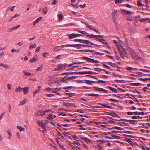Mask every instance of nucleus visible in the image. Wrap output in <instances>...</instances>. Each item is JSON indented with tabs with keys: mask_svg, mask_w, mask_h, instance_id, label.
Returning a JSON list of instances; mask_svg holds the SVG:
<instances>
[{
	"mask_svg": "<svg viewBox=\"0 0 150 150\" xmlns=\"http://www.w3.org/2000/svg\"><path fill=\"white\" fill-rule=\"evenodd\" d=\"M123 0H115V2L116 4L121 3L123 1Z\"/></svg>",
	"mask_w": 150,
	"mask_h": 150,
	"instance_id": "58836bf2",
	"label": "nucleus"
},
{
	"mask_svg": "<svg viewBox=\"0 0 150 150\" xmlns=\"http://www.w3.org/2000/svg\"><path fill=\"white\" fill-rule=\"evenodd\" d=\"M98 40L100 42H101L104 45L106 44L108 46L107 42L105 41V40L104 39H98Z\"/></svg>",
	"mask_w": 150,
	"mask_h": 150,
	"instance_id": "dca6fc26",
	"label": "nucleus"
},
{
	"mask_svg": "<svg viewBox=\"0 0 150 150\" xmlns=\"http://www.w3.org/2000/svg\"><path fill=\"white\" fill-rule=\"evenodd\" d=\"M38 124L40 126L42 127L43 128H44L45 126V124L44 123L42 120L40 121H38Z\"/></svg>",
	"mask_w": 150,
	"mask_h": 150,
	"instance_id": "423d86ee",
	"label": "nucleus"
},
{
	"mask_svg": "<svg viewBox=\"0 0 150 150\" xmlns=\"http://www.w3.org/2000/svg\"><path fill=\"white\" fill-rule=\"evenodd\" d=\"M98 82L102 83H106V82L105 81L101 80H99L98 81Z\"/></svg>",
	"mask_w": 150,
	"mask_h": 150,
	"instance_id": "4d7b16f0",
	"label": "nucleus"
},
{
	"mask_svg": "<svg viewBox=\"0 0 150 150\" xmlns=\"http://www.w3.org/2000/svg\"><path fill=\"white\" fill-rule=\"evenodd\" d=\"M17 128L20 131H23L25 130V129L24 128L22 127L21 126H19V125H18L17 126Z\"/></svg>",
	"mask_w": 150,
	"mask_h": 150,
	"instance_id": "393cba45",
	"label": "nucleus"
},
{
	"mask_svg": "<svg viewBox=\"0 0 150 150\" xmlns=\"http://www.w3.org/2000/svg\"><path fill=\"white\" fill-rule=\"evenodd\" d=\"M41 88V87L40 86L38 87V88L36 89L35 91L33 92V94H35L38 93L39 92Z\"/></svg>",
	"mask_w": 150,
	"mask_h": 150,
	"instance_id": "a211bd4d",
	"label": "nucleus"
},
{
	"mask_svg": "<svg viewBox=\"0 0 150 150\" xmlns=\"http://www.w3.org/2000/svg\"><path fill=\"white\" fill-rule=\"evenodd\" d=\"M48 56V53L47 52L43 53V56L44 57L46 58Z\"/></svg>",
	"mask_w": 150,
	"mask_h": 150,
	"instance_id": "79ce46f5",
	"label": "nucleus"
},
{
	"mask_svg": "<svg viewBox=\"0 0 150 150\" xmlns=\"http://www.w3.org/2000/svg\"><path fill=\"white\" fill-rule=\"evenodd\" d=\"M117 12V10H114L113 12L112 13V17L114 19H115V18L116 17V16H115V14L116 15H117V14L116 13Z\"/></svg>",
	"mask_w": 150,
	"mask_h": 150,
	"instance_id": "f3484780",
	"label": "nucleus"
},
{
	"mask_svg": "<svg viewBox=\"0 0 150 150\" xmlns=\"http://www.w3.org/2000/svg\"><path fill=\"white\" fill-rule=\"evenodd\" d=\"M93 88L95 89L96 90L98 91H101L102 88L96 87H93Z\"/></svg>",
	"mask_w": 150,
	"mask_h": 150,
	"instance_id": "f704fd0d",
	"label": "nucleus"
},
{
	"mask_svg": "<svg viewBox=\"0 0 150 150\" xmlns=\"http://www.w3.org/2000/svg\"><path fill=\"white\" fill-rule=\"evenodd\" d=\"M20 90H21V92L23 91V88H21L20 86H19L18 88H16L15 91L16 92H18L20 91Z\"/></svg>",
	"mask_w": 150,
	"mask_h": 150,
	"instance_id": "bb28decb",
	"label": "nucleus"
},
{
	"mask_svg": "<svg viewBox=\"0 0 150 150\" xmlns=\"http://www.w3.org/2000/svg\"><path fill=\"white\" fill-rule=\"evenodd\" d=\"M56 130L57 131V135L58 136L61 137L62 138H63V137L62 136V134L61 133H60L59 131H58L57 130Z\"/></svg>",
	"mask_w": 150,
	"mask_h": 150,
	"instance_id": "37998d69",
	"label": "nucleus"
},
{
	"mask_svg": "<svg viewBox=\"0 0 150 150\" xmlns=\"http://www.w3.org/2000/svg\"><path fill=\"white\" fill-rule=\"evenodd\" d=\"M149 19L148 18H141L140 19V22H145V21L149 20Z\"/></svg>",
	"mask_w": 150,
	"mask_h": 150,
	"instance_id": "c9c22d12",
	"label": "nucleus"
},
{
	"mask_svg": "<svg viewBox=\"0 0 150 150\" xmlns=\"http://www.w3.org/2000/svg\"><path fill=\"white\" fill-rule=\"evenodd\" d=\"M88 95V96H100V95L99 94H95L93 93L89 94Z\"/></svg>",
	"mask_w": 150,
	"mask_h": 150,
	"instance_id": "2f4dec72",
	"label": "nucleus"
},
{
	"mask_svg": "<svg viewBox=\"0 0 150 150\" xmlns=\"http://www.w3.org/2000/svg\"><path fill=\"white\" fill-rule=\"evenodd\" d=\"M63 134L65 136H67L68 134H70L68 132H62Z\"/></svg>",
	"mask_w": 150,
	"mask_h": 150,
	"instance_id": "3c124183",
	"label": "nucleus"
},
{
	"mask_svg": "<svg viewBox=\"0 0 150 150\" xmlns=\"http://www.w3.org/2000/svg\"><path fill=\"white\" fill-rule=\"evenodd\" d=\"M140 84L139 83H131V84L134 86H139Z\"/></svg>",
	"mask_w": 150,
	"mask_h": 150,
	"instance_id": "ea45409f",
	"label": "nucleus"
},
{
	"mask_svg": "<svg viewBox=\"0 0 150 150\" xmlns=\"http://www.w3.org/2000/svg\"><path fill=\"white\" fill-rule=\"evenodd\" d=\"M51 109H48L47 110H46L44 111L43 112H40L39 115L41 116H43L45 114V113L46 112H48Z\"/></svg>",
	"mask_w": 150,
	"mask_h": 150,
	"instance_id": "9d476101",
	"label": "nucleus"
},
{
	"mask_svg": "<svg viewBox=\"0 0 150 150\" xmlns=\"http://www.w3.org/2000/svg\"><path fill=\"white\" fill-rule=\"evenodd\" d=\"M98 104L100 105H101L103 106V107H105V108H110L111 107L110 106H108V105H106V104H105L101 103H98Z\"/></svg>",
	"mask_w": 150,
	"mask_h": 150,
	"instance_id": "7c9ffc66",
	"label": "nucleus"
},
{
	"mask_svg": "<svg viewBox=\"0 0 150 150\" xmlns=\"http://www.w3.org/2000/svg\"><path fill=\"white\" fill-rule=\"evenodd\" d=\"M72 136L73 137V138L75 140L76 139H78V137L77 136H76V135H72Z\"/></svg>",
	"mask_w": 150,
	"mask_h": 150,
	"instance_id": "338daca9",
	"label": "nucleus"
},
{
	"mask_svg": "<svg viewBox=\"0 0 150 150\" xmlns=\"http://www.w3.org/2000/svg\"><path fill=\"white\" fill-rule=\"evenodd\" d=\"M36 47V45L35 43H34V44L31 43L30 45L29 48L30 49H31L32 48H35Z\"/></svg>",
	"mask_w": 150,
	"mask_h": 150,
	"instance_id": "c756f323",
	"label": "nucleus"
},
{
	"mask_svg": "<svg viewBox=\"0 0 150 150\" xmlns=\"http://www.w3.org/2000/svg\"><path fill=\"white\" fill-rule=\"evenodd\" d=\"M85 83L87 84L91 85L92 83H97V82L93 81L86 80H84Z\"/></svg>",
	"mask_w": 150,
	"mask_h": 150,
	"instance_id": "1a4fd4ad",
	"label": "nucleus"
},
{
	"mask_svg": "<svg viewBox=\"0 0 150 150\" xmlns=\"http://www.w3.org/2000/svg\"><path fill=\"white\" fill-rule=\"evenodd\" d=\"M83 139L87 143L91 142V140L87 138L83 137Z\"/></svg>",
	"mask_w": 150,
	"mask_h": 150,
	"instance_id": "cd10ccee",
	"label": "nucleus"
},
{
	"mask_svg": "<svg viewBox=\"0 0 150 150\" xmlns=\"http://www.w3.org/2000/svg\"><path fill=\"white\" fill-rule=\"evenodd\" d=\"M129 53L132 56V57H134L135 54L134 52L131 49L129 50Z\"/></svg>",
	"mask_w": 150,
	"mask_h": 150,
	"instance_id": "5701e85b",
	"label": "nucleus"
},
{
	"mask_svg": "<svg viewBox=\"0 0 150 150\" xmlns=\"http://www.w3.org/2000/svg\"><path fill=\"white\" fill-rule=\"evenodd\" d=\"M48 11V8L47 7H45L42 9V11L43 13H44V14H46Z\"/></svg>",
	"mask_w": 150,
	"mask_h": 150,
	"instance_id": "412c9836",
	"label": "nucleus"
},
{
	"mask_svg": "<svg viewBox=\"0 0 150 150\" xmlns=\"http://www.w3.org/2000/svg\"><path fill=\"white\" fill-rule=\"evenodd\" d=\"M78 4V3L76 5H74V4H71L75 8H78V7L77 6Z\"/></svg>",
	"mask_w": 150,
	"mask_h": 150,
	"instance_id": "5fc2aeb1",
	"label": "nucleus"
},
{
	"mask_svg": "<svg viewBox=\"0 0 150 150\" xmlns=\"http://www.w3.org/2000/svg\"><path fill=\"white\" fill-rule=\"evenodd\" d=\"M42 68L43 67H42L40 66L37 69L36 71H41L42 70Z\"/></svg>",
	"mask_w": 150,
	"mask_h": 150,
	"instance_id": "49530a36",
	"label": "nucleus"
},
{
	"mask_svg": "<svg viewBox=\"0 0 150 150\" xmlns=\"http://www.w3.org/2000/svg\"><path fill=\"white\" fill-rule=\"evenodd\" d=\"M61 46H56L54 47V50L56 51H59L62 50V49L61 48H60L59 47L61 48H63V47H61Z\"/></svg>",
	"mask_w": 150,
	"mask_h": 150,
	"instance_id": "f8f14e48",
	"label": "nucleus"
},
{
	"mask_svg": "<svg viewBox=\"0 0 150 150\" xmlns=\"http://www.w3.org/2000/svg\"><path fill=\"white\" fill-rule=\"evenodd\" d=\"M59 19V20H62L63 19V16L62 14H59L58 15Z\"/></svg>",
	"mask_w": 150,
	"mask_h": 150,
	"instance_id": "a18cd8bd",
	"label": "nucleus"
},
{
	"mask_svg": "<svg viewBox=\"0 0 150 150\" xmlns=\"http://www.w3.org/2000/svg\"><path fill=\"white\" fill-rule=\"evenodd\" d=\"M72 144L74 145H76L78 146H79L80 145L79 143L76 141L73 142Z\"/></svg>",
	"mask_w": 150,
	"mask_h": 150,
	"instance_id": "8fccbe9b",
	"label": "nucleus"
},
{
	"mask_svg": "<svg viewBox=\"0 0 150 150\" xmlns=\"http://www.w3.org/2000/svg\"><path fill=\"white\" fill-rule=\"evenodd\" d=\"M74 41L75 42H82V39H76L74 40Z\"/></svg>",
	"mask_w": 150,
	"mask_h": 150,
	"instance_id": "de8ad7c7",
	"label": "nucleus"
},
{
	"mask_svg": "<svg viewBox=\"0 0 150 150\" xmlns=\"http://www.w3.org/2000/svg\"><path fill=\"white\" fill-rule=\"evenodd\" d=\"M85 52H92V51H94V50H84Z\"/></svg>",
	"mask_w": 150,
	"mask_h": 150,
	"instance_id": "bf43d9fd",
	"label": "nucleus"
},
{
	"mask_svg": "<svg viewBox=\"0 0 150 150\" xmlns=\"http://www.w3.org/2000/svg\"><path fill=\"white\" fill-rule=\"evenodd\" d=\"M88 37L95 38H96L98 39V38H97V35H94L93 34H89L88 35Z\"/></svg>",
	"mask_w": 150,
	"mask_h": 150,
	"instance_id": "a878e982",
	"label": "nucleus"
},
{
	"mask_svg": "<svg viewBox=\"0 0 150 150\" xmlns=\"http://www.w3.org/2000/svg\"><path fill=\"white\" fill-rule=\"evenodd\" d=\"M29 89V87H25L23 88V91L25 95H26L28 93Z\"/></svg>",
	"mask_w": 150,
	"mask_h": 150,
	"instance_id": "0eeeda50",
	"label": "nucleus"
},
{
	"mask_svg": "<svg viewBox=\"0 0 150 150\" xmlns=\"http://www.w3.org/2000/svg\"><path fill=\"white\" fill-rule=\"evenodd\" d=\"M78 44H70V45H68V44H67L65 45H61V47H77L78 46Z\"/></svg>",
	"mask_w": 150,
	"mask_h": 150,
	"instance_id": "f03ea898",
	"label": "nucleus"
},
{
	"mask_svg": "<svg viewBox=\"0 0 150 150\" xmlns=\"http://www.w3.org/2000/svg\"><path fill=\"white\" fill-rule=\"evenodd\" d=\"M15 7L14 6H13L12 7H9L8 8L11 10L12 11H14V8Z\"/></svg>",
	"mask_w": 150,
	"mask_h": 150,
	"instance_id": "e2e57ef3",
	"label": "nucleus"
},
{
	"mask_svg": "<svg viewBox=\"0 0 150 150\" xmlns=\"http://www.w3.org/2000/svg\"><path fill=\"white\" fill-rule=\"evenodd\" d=\"M132 58L134 60H139L141 59V57L140 56L136 55V54Z\"/></svg>",
	"mask_w": 150,
	"mask_h": 150,
	"instance_id": "9b49d317",
	"label": "nucleus"
},
{
	"mask_svg": "<svg viewBox=\"0 0 150 150\" xmlns=\"http://www.w3.org/2000/svg\"><path fill=\"white\" fill-rule=\"evenodd\" d=\"M75 77V76H71V77H66V76L64 77V78H66V80H69L70 79H74V78Z\"/></svg>",
	"mask_w": 150,
	"mask_h": 150,
	"instance_id": "e433bc0d",
	"label": "nucleus"
},
{
	"mask_svg": "<svg viewBox=\"0 0 150 150\" xmlns=\"http://www.w3.org/2000/svg\"><path fill=\"white\" fill-rule=\"evenodd\" d=\"M71 104L70 103H63V105L64 106H65L67 107H69L71 105Z\"/></svg>",
	"mask_w": 150,
	"mask_h": 150,
	"instance_id": "a19ab883",
	"label": "nucleus"
},
{
	"mask_svg": "<svg viewBox=\"0 0 150 150\" xmlns=\"http://www.w3.org/2000/svg\"><path fill=\"white\" fill-rule=\"evenodd\" d=\"M127 114L128 115H132L133 114V112L128 111L127 112Z\"/></svg>",
	"mask_w": 150,
	"mask_h": 150,
	"instance_id": "69168bd1",
	"label": "nucleus"
},
{
	"mask_svg": "<svg viewBox=\"0 0 150 150\" xmlns=\"http://www.w3.org/2000/svg\"><path fill=\"white\" fill-rule=\"evenodd\" d=\"M99 149L100 150L101 149L103 148L102 146L100 145H97Z\"/></svg>",
	"mask_w": 150,
	"mask_h": 150,
	"instance_id": "774afa93",
	"label": "nucleus"
},
{
	"mask_svg": "<svg viewBox=\"0 0 150 150\" xmlns=\"http://www.w3.org/2000/svg\"><path fill=\"white\" fill-rule=\"evenodd\" d=\"M77 45H78V47L82 46L83 47H86V46H87L86 45L81 44H78Z\"/></svg>",
	"mask_w": 150,
	"mask_h": 150,
	"instance_id": "13d9d810",
	"label": "nucleus"
},
{
	"mask_svg": "<svg viewBox=\"0 0 150 150\" xmlns=\"http://www.w3.org/2000/svg\"><path fill=\"white\" fill-rule=\"evenodd\" d=\"M82 58L85 59L87 62H92L93 63V59L89 58L87 57H86L85 56L83 57Z\"/></svg>",
	"mask_w": 150,
	"mask_h": 150,
	"instance_id": "39448f33",
	"label": "nucleus"
},
{
	"mask_svg": "<svg viewBox=\"0 0 150 150\" xmlns=\"http://www.w3.org/2000/svg\"><path fill=\"white\" fill-rule=\"evenodd\" d=\"M118 121H126L127 122H131V121H134V120H127L125 119H121L120 120H118Z\"/></svg>",
	"mask_w": 150,
	"mask_h": 150,
	"instance_id": "aec40b11",
	"label": "nucleus"
},
{
	"mask_svg": "<svg viewBox=\"0 0 150 150\" xmlns=\"http://www.w3.org/2000/svg\"><path fill=\"white\" fill-rule=\"evenodd\" d=\"M8 134L9 135L8 138L9 139H11L12 137V134L10 130H8L7 131Z\"/></svg>",
	"mask_w": 150,
	"mask_h": 150,
	"instance_id": "4be33fe9",
	"label": "nucleus"
},
{
	"mask_svg": "<svg viewBox=\"0 0 150 150\" xmlns=\"http://www.w3.org/2000/svg\"><path fill=\"white\" fill-rule=\"evenodd\" d=\"M113 128H115L116 129L118 130H122V128L117 126H115L113 127Z\"/></svg>",
	"mask_w": 150,
	"mask_h": 150,
	"instance_id": "09e8293b",
	"label": "nucleus"
},
{
	"mask_svg": "<svg viewBox=\"0 0 150 150\" xmlns=\"http://www.w3.org/2000/svg\"><path fill=\"white\" fill-rule=\"evenodd\" d=\"M42 19V17H40L36 20H35L33 22V26H34L36 24L38 23L41 19Z\"/></svg>",
	"mask_w": 150,
	"mask_h": 150,
	"instance_id": "4468645a",
	"label": "nucleus"
},
{
	"mask_svg": "<svg viewBox=\"0 0 150 150\" xmlns=\"http://www.w3.org/2000/svg\"><path fill=\"white\" fill-rule=\"evenodd\" d=\"M26 98L24 99L22 101H21L19 104V105H24L26 102Z\"/></svg>",
	"mask_w": 150,
	"mask_h": 150,
	"instance_id": "6ab92c4d",
	"label": "nucleus"
},
{
	"mask_svg": "<svg viewBox=\"0 0 150 150\" xmlns=\"http://www.w3.org/2000/svg\"><path fill=\"white\" fill-rule=\"evenodd\" d=\"M137 6H140L142 5V4L141 1H138L137 2Z\"/></svg>",
	"mask_w": 150,
	"mask_h": 150,
	"instance_id": "603ef678",
	"label": "nucleus"
},
{
	"mask_svg": "<svg viewBox=\"0 0 150 150\" xmlns=\"http://www.w3.org/2000/svg\"><path fill=\"white\" fill-rule=\"evenodd\" d=\"M121 10L124 13L126 14H129L131 13V12L129 11L126 10L124 9H121Z\"/></svg>",
	"mask_w": 150,
	"mask_h": 150,
	"instance_id": "2eb2a0df",
	"label": "nucleus"
},
{
	"mask_svg": "<svg viewBox=\"0 0 150 150\" xmlns=\"http://www.w3.org/2000/svg\"><path fill=\"white\" fill-rule=\"evenodd\" d=\"M67 36H69V38L70 39H71L76 37V33H72L70 34H67Z\"/></svg>",
	"mask_w": 150,
	"mask_h": 150,
	"instance_id": "6e6552de",
	"label": "nucleus"
},
{
	"mask_svg": "<svg viewBox=\"0 0 150 150\" xmlns=\"http://www.w3.org/2000/svg\"><path fill=\"white\" fill-rule=\"evenodd\" d=\"M77 74H92L93 73L92 71H83V72H75Z\"/></svg>",
	"mask_w": 150,
	"mask_h": 150,
	"instance_id": "7ed1b4c3",
	"label": "nucleus"
},
{
	"mask_svg": "<svg viewBox=\"0 0 150 150\" xmlns=\"http://www.w3.org/2000/svg\"><path fill=\"white\" fill-rule=\"evenodd\" d=\"M133 68L129 67H126V69L128 70H132L133 69Z\"/></svg>",
	"mask_w": 150,
	"mask_h": 150,
	"instance_id": "864d4df0",
	"label": "nucleus"
},
{
	"mask_svg": "<svg viewBox=\"0 0 150 150\" xmlns=\"http://www.w3.org/2000/svg\"><path fill=\"white\" fill-rule=\"evenodd\" d=\"M112 136L114 138H116L117 139H119L120 138V137H119V136H117V135H113Z\"/></svg>",
	"mask_w": 150,
	"mask_h": 150,
	"instance_id": "680f3d73",
	"label": "nucleus"
},
{
	"mask_svg": "<svg viewBox=\"0 0 150 150\" xmlns=\"http://www.w3.org/2000/svg\"><path fill=\"white\" fill-rule=\"evenodd\" d=\"M82 43H86L87 44H90L92 45H96L97 46H98V45L95 44L92 42H90L88 40H82Z\"/></svg>",
	"mask_w": 150,
	"mask_h": 150,
	"instance_id": "f257e3e1",
	"label": "nucleus"
},
{
	"mask_svg": "<svg viewBox=\"0 0 150 150\" xmlns=\"http://www.w3.org/2000/svg\"><path fill=\"white\" fill-rule=\"evenodd\" d=\"M103 66L105 67L106 68H107V69H110V67L107 65H105V64H103Z\"/></svg>",
	"mask_w": 150,
	"mask_h": 150,
	"instance_id": "052dcab7",
	"label": "nucleus"
},
{
	"mask_svg": "<svg viewBox=\"0 0 150 150\" xmlns=\"http://www.w3.org/2000/svg\"><path fill=\"white\" fill-rule=\"evenodd\" d=\"M108 88H109V89L111 90V91H114L115 92L117 93V91L116 90V89L114 88L108 86Z\"/></svg>",
	"mask_w": 150,
	"mask_h": 150,
	"instance_id": "c85d7f7f",
	"label": "nucleus"
},
{
	"mask_svg": "<svg viewBox=\"0 0 150 150\" xmlns=\"http://www.w3.org/2000/svg\"><path fill=\"white\" fill-rule=\"evenodd\" d=\"M126 42H127V45H125V47L129 50V49H130L131 48L130 47H129V45H128V42L127 41H126Z\"/></svg>",
	"mask_w": 150,
	"mask_h": 150,
	"instance_id": "6e6d98bb",
	"label": "nucleus"
},
{
	"mask_svg": "<svg viewBox=\"0 0 150 150\" xmlns=\"http://www.w3.org/2000/svg\"><path fill=\"white\" fill-rule=\"evenodd\" d=\"M89 29L91 30H93V31H95V32H96L98 33H100V32L99 31H98V30H96V29H95L94 28H93V26H91V27H90V28Z\"/></svg>",
	"mask_w": 150,
	"mask_h": 150,
	"instance_id": "72a5a7b5",
	"label": "nucleus"
},
{
	"mask_svg": "<svg viewBox=\"0 0 150 150\" xmlns=\"http://www.w3.org/2000/svg\"><path fill=\"white\" fill-rule=\"evenodd\" d=\"M107 63H108L109 65H110L112 67H114L115 66H116V64L115 63H112L110 62H108Z\"/></svg>",
	"mask_w": 150,
	"mask_h": 150,
	"instance_id": "4c0bfd02",
	"label": "nucleus"
},
{
	"mask_svg": "<svg viewBox=\"0 0 150 150\" xmlns=\"http://www.w3.org/2000/svg\"><path fill=\"white\" fill-rule=\"evenodd\" d=\"M108 114L112 116L117 117L119 118H120L119 116L117 115V114L113 112H112L111 113H108Z\"/></svg>",
	"mask_w": 150,
	"mask_h": 150,
	"instance_id": "ddd939ff",
	"label": "nucleus"
},
{
	"mask_svg": "<svg viewBox=\"0 0 150 150\" xmlns=\"http://www.w3.org/2000/svg\"><path fill=\"white\" fill-rule=\"evenodd\" d=\"M66 64H59L57 66V67L59 71L62 70L63 68L66 67Z\"/></svg>",
	"mask_w": 150,
	"mask_h": 150,
	"instance_id": "20e7f679",
	"label": "nucleus"
},
{
	"mask_svg": "<svg viewBox=\"0 0 150 150\" xmlns=\"http://www.w3.org/2000/svg\"><path fill=\"white\" fill-rule=\"evenodd\" d=\"M16 28L15 27H13L10 28H9L8 30V31L11 32L13 31L14 30H16Z\"/></svg>",
	"mask_w": 150,
	"mask_h": 150,
	"instance_id": "473e14b6",
	"label": "nucleus"
},
{
	"mask_svg": "<svg viewBox=\"0 0 150 150\" xmlns=\"http://www.w3.org/2000/svg\"><path fill=\"white\" fill-rule=\"evenodd\" d=\"M133 114L135 115H140V113H139V112L137 111L133 112Z\"/></svg>",
	"mask_w": 150,
	"mask_h": 150,
	"instance_id": "0e129e2a",
	"label": "nucleus"
},
{
	"mask_svg": "<svg viewBox=\"0 0 150 150\" xmlns=\"http://www.w3.org/2000/svg\"><path fill=\"white\" fill-rule=\"evenodd\" d=\"M38 60L37 58L35 57H33V58L31 59L30 60L29 62H33L37 61Z\"/></svg>",
	"mask_w": 150,
	"mask_h": 150,
	"instance_id": "b1692460",
	"label": "nucleus"
},
{
	"mask_svg": "<svg viewBox=\"0 0 150 150\" xmlns=\"http://www.w3.org/2000/svg\"><path fill=\"white\" fill-rule=\"evenodd\" d=\"M23 72L26 75L28 76H30L31 75V73L28 72H26V71H23Z\"/></svg>",
	"mask_w": 150,
	"mask_h": 150,
	"instance_id": "c03bdc74",
	"label": "nucleus"
}]
</instances>
